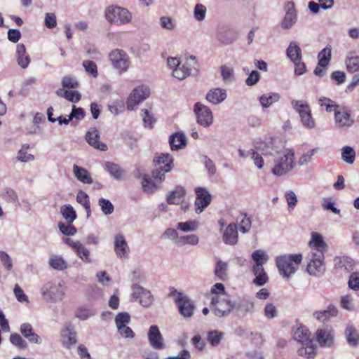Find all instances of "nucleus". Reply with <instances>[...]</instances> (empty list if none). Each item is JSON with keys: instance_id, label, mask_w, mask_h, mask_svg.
I'll use <instances>...</instances> for the list:
<instances>
[{"instance_id": "47", "label": "nucleus", "mask_w": 359, "mask_h": 359, "mask_svg": "<svg viewBox=\"0 0 359 359\" xmlns=\"http://www.w3.org/2000/svg\"><path fill=\"white\" fill-rule=\"evenodd\" d=\"M199 222L196 220H188L177 224V229L183 233L194 232L197 230Z\"/></svg>"}, {"instance_id": "30", "label": "nucleus", "mask_w": 359, "mask_h": 359, "mask_svg": "<svg viewBox=\"0 0 359 359\" xmlns=\"http://www.w3.org/2000/svg\"><path fill=\"white\" fill-rule=\"evenodd\" d=\"M334 269L340 271L348 272L353 270L354 261L352 258L347 256H338L333 260Z\"/></svg>"}, {"instance_id": "5", "label": "nucleus", "mask_w": 359, "mask_h": 359, "mask_svg": "<svg viewBox=\"0 0 359 359\" xmlns=\"http://www.w3.org/2000/svg\"><path fill=\"white\" fill-rule=\"evenodd\" d=\"M294 152L292 149L284 150L273 163L271 172L275 176H283L291 172L295 167Z\"/></svg>"}, {"instance_id": "52", "label": "nucleus", "mask_w": 359, "mask_h": 359, "mask_svg": "<svg viewBox=\"0 0 359 359\" xmlns=\"http://www.w3.org/2000/svg\"><path fill=\"white\" fill-rule=\"evenodd\" d=\"M29 148V144H24L22 146L21 149L18 151L16 158L19 161L27 163L33 161L34 160V155L29 154L27 152Z\"/></svg>"}, {"instance_id": "36", "label": "nucleus", "mask_w": 359, "mask_h": 359, "mask_svg": "<svg viewBox=\"0 0 359 359\" xmlns=\"http://www.w3.org/2000/svg\"><path fill=\"white\" fill-rule=\"evenodd\" d=\"M20 331L21 334L27 338L30 342L34 344H40L41 339L38 334L33 332L32 326L29 323H23L20 325Z\"/></svg>"}, {"instance_id": "16", "label": "nucleus", "mask_w": 359, "mask_h": 359, "mask_svg": "<svg viewBox=\"0 0 359 359\" xmlns=\"http://www.w3.org/2000/svg\"><path fill=\"white\" fill-rule=\"evenodd\" d=\"M285 16L280 26L283 29H290L297 22L298 15L292 1L287 2L284 6Z\"/></svg>"}, {"instance_id": "63", "label": "nucleus", "mask_w": 359, "mask_h": 359, "mask_svg": "<svg viewBox=\"0 0 359 359\" xmlns=\"http://www.w3.org/2000/svg\"><path fill=\"white\" fill-rule=\"evenodd\" d=\"M98 205L101 208L102 212L105 215H109L113 213L114 207L113 204L107 199L101 198L98 201Z\"/></svg>"}, {"instance_id": "34", "label": "nucleus", "mask_w": 359, "mask_h": 359, "mask_svg": "<svg viewBox=\"0 0 359 359\" xmlns=\"http://www.w3.org/2000/svg\"><path fill=\"white\" fill-rule=\"evenodd\" d=\"M338 309L334 305H330L327 309L323 311H318L313 313V318L320 322H325L331 317L337 316Z\"/></svg>"}, {"instance_id": "31", "label": "nucleus", "mask_w": 359, "mask_h": 359, "mask_svg": "<svg viewBox=\"0 0 359 359\" xmlns=\"http://www.w3.org/2000/svg\"><path fill=\"white\" fill-rule=\"evenodd\" d=\"M15 60L18 65L22 69L28 67L30 63V57L26 51L25 46L23 43H18L16 46Z\"/></svg>"}, {"instance_id": "20", "label": "nucleus", "mask_w": 359, "mask_h": 359, "mask_svg": "<svg viewBox=\"0 0 359 359\" xmlns=\"http://www.w3.org/2000/svg\"><path fill=\"white\" fill-rule=\"evenodd\" d=\"M316 339L322 347H331L334 341V331L330 327L318 329L316 332Z\"/></svg>"}, {"instance_id": "6", "label": "nucleus", "mask_w": 359, "mask_h": 359, "mask_svg": "<svg viewBox=\"0 0 359 359\" xmlns=\"http://www.w3.org/2000/svg\"><path fill=\"white\" fill-rule=\"evenodd\" d=\"M291 105L294 110L299 114L303 126L307 129H313L316 126V121L312 116L311 109L305 101L293 100Z\"/></svg>"}, {"instance_id": "54", "label": "nucleus", "mask_w": 359, "mask_h": 359, "mask_svg": "<svg viewBox=\"0 0 359 359\" xmlns=\"http://www.w3.org/2000/svg\"><path fill=\"white\" fill-rule=\"evenodd\" d=\"M340 305L341 308L348 311H353L355 310L354 299L350 294H345L341 297Z\"/></svg>"}, {"instance_id": "1", "label": "nucleus", "mask_w": 359, "mask_h": 359, "mask_svg": "<svg viewBox=\"0 0 359 359\" xmlns=\"http://www.w3.org/2000/svg\"><path fill=\"white\" fill-rule=\"evenodd\" d=\"M166 63L172 76L178 80H184L198 71V62L194 55L186 57L170 56Z\"/></svg>"}, {"instance_id": "33", "label": "nucleus", "mask_w": 359, "mask_h": 359, "mask_svg": "<svg viewBox=\"0 0 359 359\" xmlns=\"http://www.w3.org/2000/svg\"><path fill=\"white\" fill-rule=\"evenodd\" d=\"M72 171L76 179L81 183L86 184L93 183V178L90 172L86 168L74 164L72 168Z\"/></svg>"}, {"instance_id": "43", "label": "nucleus", "mask_w": 359, "mask_h": 359, "mask_svg": "<svg viewBox=\"0 0 359 359\" xmlns=\"http://www.w3.org/2000/svg\"><path fill=\"white\" fill-rule=\"evenodd\" d=\"M252 272L255 276L253 280V283L255 285L257 286H262L268 282L269 277L264 267L252 268Z\"/></svg>"}, {"instance_id": "26", "label": "nucleus", "mask_w": 359, "mask_h": 359, "mask_svg": "<svg viewBox=\"0 0 359 359\" xmlns=\"http://www.w3.org/2000/svg\"><path fill=\"white\" fill-rule=\"evenodd\" d=\"M173 157L168 153H162L154 159L156 167H162L164 172H170L173 168Z\"/></svg>"}, {"instance_id": "3", "label": "nucleus", "mask_w": 359, "mask_h": 359, "mask_svg": "<svg viewBox=\"0 0 359 359\" xmlns=\"http://www.w3.org/2000/svg\"><path fill=\"white\" fill-rule=\"evenodd\" d=\"M66 289L62 281L51 280L45 283L40 288L43 299L48 303L62 302L65 297Z\"/></svg>"}, {"instance_id": "35", "label": "nucleus", "mask_w": 359, "mask_h": 359, "mask_svg": "<svg viewBox=\"0 0 359 359\" xmlns=\"http://www.w3.org/2000/svg\"><path fill=\"white\" fill-rule=\"evenodd\" d=\"M48 264L54 270L62 271L68 268V262L61 256L51 255L48 259Z\"/></svg>"}, {"instance_id": "21", "label": "nucleus", "mask_w": 359, "mask_h": 359, "mask_svg": "<svg viewBox=\"0 0 359 359\" xmlns=\"http://www.w3.org/2000/svg\"><path fill=\"white\" fill-rule=\"evenodd\" d=\"M114 252L118 258H128L130 252L129 245L126 238L121 233H117L114 236Z\"/></svg>"}, {"instance_id": "42", "label": "nucleus", "mask_w": 359, "mask_h": 359, "mask_svg": "<svg viewBox=\"0 0 359 359\" xmlns=\"http://www.w3.org/2000/svg\"><path fill=\"white\" fill-rule=\"evenodd\" d=\"M141 184L144 192L147 194H153L160 187L159 184L152 177L151 178L147 175H144Z\"/></svg>"}, {"instance_id": "61", "label": "nucleus", "mask_w": 359, "mask_h": 359, "mask_svg": "<svg viewBox=\"0 0 359 359\" xmlns=\"http://www.w3.org/2000/svg\"><path fill=\"white\" fill-rule=\"evenodd\" d=\"M130 320V315L126 312L118 313L115 318V323L117 330H119L121 327L127 326Z\"/></svg>"}, {"instance_id": "22", "label": "nucleus", "mask_w": 359, "mask_h": 359, "mask_svg": "<svg viewBox=\"0 0 359 359\" xmlns=\"http://www.w3.org/2000/svg\"><path fill=\"white\" fill-rule=\"evenodd\" d=\"M217 38L222 44L229 45L236 41L237 34L233 28L228 26H221L217 29Z\"/></svg>"}, {"instance_id": "64", "label": "nucleus", "mask_w": 359, "mask_h": 359, "mask_svg": "<svg viewBox=\"0 0 359 359\" xmlns=\"http://www.w3.org/2000/svg\"><path fill=\"white\" fill-rule=\"evenodd\" d=\"M72 223H63L58 224V228L60 232L67 236H74L76 233V229L72 224Z\"/></svg>"}, {"instance_id": "44", "label": "nucleus", "mask_w": 359, "mask_h": 359, "mask_svg": "<svg viewBox=\"0 0 359 359\" xmlns=\"http://www.w3.org/2000/svg\"><path fill=\"white\" fill-rule=\"evenodd\" d=\"M252 259L255 262L252 268L263 267L269 260V256L264 250H257L252 252Z\"/></svg>"}, {"instance_id": "7", "label": "nucleus", "mask_w": 359, "mask_h": 359, "mask_svg": "<svg viewBox=\"0 0 359 359\" xmlns=\"http://www.w3.org/2000/svg\"><path fill=\"white\" fill-rule=\"evenodd\" d=\"M306 271L313 276L320 277L325 272V255L309 252L306 257Z\"/></svg>"}, {"instance_id": "48", "label": "nucleus", "mask_w": 359, "mask_h": 359, "mask_svg": "<svg viewBox=\"0 0 359 359\" xmlns=\"http://www.w3.org/2000/svg\"><path fill=\"white\" fill-rule=\"evenodd\" d=\"M60 213L67 223H72L76 218V211L69 204L62 205L60 208Z\"/></svg>"}, {"instance_id": "62", "label": "nucleus", "mask_w": 359, "mask_h": 359, "mask_svg": "<svg viewBox=\"0 0 359 359\" xmlns=\"http://www.w3.org/2000/svg\"><path fill=\"white\" fill-rule=\"evenodd\" d=\"M319 150L318 147L313 148L303 154L298 159L297 163L299 166L309 164L312 159L313 156Z\"/></svg>"}, {"instance_id": "60", "label": "nucleus", "mask_w": 359, "mask_h": 359, "mask_svg": "<svg viewBox=\"0 0 359 359\" xmlns=\"http://www.w3.org/2000/svg\"><path fill=\"white\" fill-rule=\"evenodd\" d=\"M331 46H327L324 48L318 55V62L321 65H325L328 66L329 62L331 60Z\"/></svg>"}, {"instance_id": "40", "label": "nucleus", "mask_w": 359, "mask_h": 359, "mask_svg": "<svg viewBox=\"0 0 359 359\" xmlns=\"http://www.w3.org/2000/svg\"><path fill=\"white\" fill-rule=\"evenodd\" d=\"M185 190L182 187H177L167 196V202L170 204H179L184 198Z\"/></svg>"}, {"instance_id": "49", "label": "nucleus", "mask_w": 359, "mask_h": 359, "mask_svg": "<svg viewBox=\"0 0 359 359\" xmlns=\"http://www.w3.org/2000/svg\"><path fill=\"white\" fill-rule=\"evenodd\" d=\"M198 243L199 238L196 234H188L185 236H180L177 245L180 247L187 245H196Z\"/></svg>"}, {"instance_id": "10", "label": "nucleus", "mask_w": 359, "mask_h": 359, "mask_svg": "<svg viewBox=\"0 0 359 359\" xmlns=\"http://www.w3.org/2000/svg\"><path fill=\"white\" fill-rule=\"evenodd\" d=\"M210 306L216 316L224 317L233 312L236 301H231L226 294L219 299L212 298Z\"/></svg>"}, {"instance_id": "56", "label": "nucleus", "mask_w": 359, "mask_h": 359, "mask_svg": "<svg viewBox=\"0 0 359 359\" xmlns=\"http://www.w3.org/2000/svg\"><path fill=\"white\" fill-rule=\"evenodd\" d=\"M285 198L287 204L288 211H293L298 202L296 194L292 190H288L285 193Z\"/></svg>"}, {"instance_id": "24", "label": "nucleus", "mask_w": 359, "mask_h": 359, "mask_svg": "<svg viewBox=\"0 0 359 359\" xmlns=\"http://www.w3.org/2000/svg\"><path fill=\"white\" fill-rule=\"evenodd\" d=\"M86 140L89 145L95 149L103 151L107 150V146L100 141V133L95 128H91L87 131Z\"/></svg>"}, {"instance_id": "57", "label": "nucleus", "mask_w": 359, "mask_h": 359, "mask_svg": "<svg viewBox=\"0 0 359 359\" xmlns=\"http://www.w3.org/2000/svg\"><path fill=\"white\" fill-rule=\"evenodd\" d=\"M318 103L320 107H324L327 112H335L336 109L340 107L339 105L336 104L333 100L326 97H320L318 99Z\"/></svg>"}, {"instance_id": "38", "label": "nucleus", "mask_w": 359, "mask_h": 359, "mask_svg": "<svg viewBox=\"0 0 359 359\" xmlns=\"http://www.w3.org/2000/svg\"><path fill=\"white\" fill-rule=\"evenodd\" d=\"M297 352L300 356L313 359L316 355V346L313 344V341H311V343L302 344Z\"/></svg>"}, {"instance_id": "37", "label": "nucleus", "mask_w": 359, "mask_h": 359, "mask_svg": "<svg viewBox=\"0 0 359 359\" xmlns=\"http://www.w3.org/2000/svg\"><path fill=\"white\" fill-rule=\"evenodd\" d=\"M286 55L292 62L302 60V50L297 41H292L290 43L286 50Z\"/></svg>"}, {"instance_id": "18", "label": "nucleus", "mask_w": 359, "mask_h": 359, "mask_svg": "<svg viewBox=\"0 0 359 359\" xmlns=\"http://www.w3.org/2000/svg\"><path fill=\"white\" fill-rule=\"evenodd\" d=\"M62 241L67 244L77 256L83 262L90 263V251L80 241H74L67 237H63Z\"/></svg>"}, {"instance_id": "2", "label": "nucleus", "mask_w": 359, "mask_h": 359, "mask_svg": "<svg viewBox=\"0 0 359 359\" xmlns=\"http://www.w3.org/2000/svg\"><path fill=\"white\" fill-rule=\"evenodd\" d=\"M302 254H285L276 258L278 272L283 278L289 279L295 273L302 261Z\"/></svg>"}, {"instance_id": "23", "label": "nucleus", "mask_w": 359, "mask_h": 359, "mask_svg": "<svg viewBox=\"0 0 359 359\" xmlns=\"http://www.w3.org/2000/svg\"><path fill=\"white\" fill-rule=\"evenodd\" d=\"M311 250L309 252H321L325 255L327 250V245L325 242L321 234L317 232H313L311 235V240L309 242Z\"/></svg>"}, {"instance_id": "50", "label": "nucleus", "mask_w": 359, "mask_h": 359, "mask_svg": "<svg viewBox=\"0 0 359 359\" xmlns=\"http://www.w3.org/2000/svg\"><path fill=\"white\" fill-rule=\"evenodd\" d=\"M341 158L349 165H352L355 158V151L353 147L345 146L341 149Z\"/></svg>"}, {"instance_id": "13", "label": "nucleus", "mask_w": 359, "mask_h": 359, "mask_svg": "<svg viewBox=\"0 0 359 359\" xmlns=\"http://www.w3.org/2000/svg\"><path fill=\"white\" fill-rule=\"evenodd\" d=\"M149 95L150 90L147 86L141 85L135 88L133 90L127 99V109L130 111L134 110L141 102L145 100Z\"/></svg>"}, {"instance_id": "45", "label": "nucleus", "mask_w": 359, "mask_h": 359, "mask_svg": "<svg viewBox=\"0 0 359 359\" xmlns=\"http://www.w3.org/2000/svg\"><path fill=\"white\" fill-rule=\"evenodd\" d=\"M228 263L217 260L215 268V275L221 280H226L228 278Z\"/></svg>"}, {"instance_id": "46", "label": "nucleus", "mask_w": 359, "mask_h": 359, "mask_svg": "<svg viewBox=\"0 0 359 359\" xmlns=\"http://www.w3.org/2000/svg\"><path fill=\"white\" fill-rule=\"evenodd\" d=\"M105 168L107 172L116 180H121L125 175V171L116 163L107 162L105 163Z\"/></svg>"}, {"instance_id": "59", "label": "nucleus", "mask_w": 359, "mask_h": 359, "mask_svg": "<svg viewBox=\"0 0 359 359\" xmlns=\"http://www.w3.org/2000/svg\"><path fill=\"white\" fill-rule=\"evenodd\" d=\"M210 295L211 299L217 297V299H219L224 296L226 295L224 285L220 283H217L213 285L210 289Z\"/></svg>"}, {"instance_id": "11", "label": "nucleus", "mask_w": 359, "mask_h": 359, "mask_svg": "<svg viewBox=\"0 0 359 359\" xmlns=\"http://www.w3.org/2000/svg\"><path fill=\"white\" fill-rule=\"evenodd\" d=\"M334 121L337 128L344 130L351 128L355 123L351 110L347 106H340L336 109Z\"/></svg>"}, {"instance_id": "39", "label": "nucleus", "mask_w": 359, "mask_h": 359, "mask_svg": "<svg viewBox=\"0 0 359 359\" xmlns=\"http://www.w3.org/2000/svg\"><path fill=\"white\" fill-rule=\"evenodd\" d=\"M280 98V94L271 92L261 95L259 98V101L263 108H269L273 104L278 102Z\"/></svg>"}, {"instance_id": "25", "label": "nucleus", "mask_w": 359, "mask_h": 359, "mask_svg": "<svg viewBox=\"0 0 359 359\" xmlns=\"http://www.w3.org/2000/svg\"><path fill=\"white\" fill-rule=\"evenodd\" d=\"M292 338L301 345L311 343V341H313L309 330L303 325H297L293 327Z\"/></svg>"}, {"instance_id": "51", "label": "nucleus", "mask_w": 359, "mask_h": 359, "mask_svg": "<svg viewBox=\"0 0 359 359\" xmlns=\"http://www.w3.org/2000/svg\"><path fill=\"white\" fill-rule=\"evenodd\" d=\"M76 201L81 204L87 212V216L90 215V203L88 194L83 191H79L76 194Z\"/></svg>"}, {"instance_id": "15", "label": "nucleus", "mask_w": 359, "mask_h": 359, "mask_svg": "<svg viewBox=\"0 0 359 359\" xmlns=\"http://www.w3.org/2000/svg\"><path fill=\"white\" fill-rule=\"evenodd\" d=\"M60 341L63 347L70 348L76 344V332L73 325L66 322L60 331Z\"/></svg>"}, {"instance_id": "53", "label": "nucleus", "mask_w": 359, "mask_h": 359, "mask_svg": "<svg viewBox=\"0 0 359 359\" xmlns=\"http://www.w3.org/2000/svg\"><path fill=\"white\" fill-rule=\"evenodd\" d=\"M346 336L348 343L351 346H357L359 344V334L353 326L348 325L346 327Z\"/></svg>"}, {"instance_id": "41", "label": "nucleus", "mask_w": 359, "mask_h": 359, "mask_svg": "<svg viewBox=\"0 0 359 359\" xmlns=\"http://www.w3.org/2000/svg\"><path fill=\"white\" fill-rule=\"evenodd\" d=\"M95 314L96 311L93 308L87 306H79L75 311V316L81 320H86Z\"/></svg>"}, {"instance_id": "29", "label": "nucleus", "mask_w": 359, "mask_h": 359, "mask_svg": "<svg viewBox=\"0 0 359 359\" xmlns=\"http://www.w3.org/2000/svg\"><path fill=\"white\" fill-rule=\"evenodd\" d=\"M226 97V90L220 88H212L206 94V100L208 102L215 105L222 103Z\"/></svg>"}, {"instance_id": "27", "label": "nucleus", "mask_w": 359, "mask_h": 359, "mask_svg": "<svg viewBox=\"0 0 359 359\" xmlns=\"http://www.w3.org/2000/svg\"><path fill=\"white\" fill-rule=\"evenodd\" d=\"M187 139L182 132H177L169 137V144L172 151H179L186 147Z\"/></svg>"}, {"instance_id": "4", "label": "nucleus", "mask_w": 359, "mask_h": 359, "mask_svg": "<svg viewBox=\"0 0 359 359\" xmlns=\"http://www.w3.org/2000/svg\"><path fill=\"white\" fill-rule=\"evenodd\" d=\"M104 17L109 23L116 26L129 24L133 18L132 13L128 8L114 5L105 9Z\"/></svg>"}, {"instance_id": "28", "label": "nucleus", "mask_w": 359, "mask_h": 359, "mask_svg": "<svg viewBox=\"0 0 359 359\" xmlns=\"http://www.w3.org/2000/svg\"><path fill=\"white\" fill-rule=\"evenodd\" d=\"M255 309L254 303L248 299H242L236 301V306L233 312L241 317L245 316L248 313L253 312Z\"/></svg>"}, {"instance_id": "19", "label": "nucleus", "mask_w": 359, "mask_h": 359, "mask_svg": "<svg viewBox=\"0 0 359 359\" xmlns=\"http://www.w3.org/2000/svg\"><path fill=\"white\" fill-rule=\"evenodd\" d=\"M148 340L151 347L156 350H163L165 348L164 339L158 327L156 325L150 326L147 332Z\"/></svg>"}, {"instance_id": "14", "label": "nucleus", "mask_w": 359, "mask_h": 359, "mask_svg": "<svg viewBox=\"0 0 359 359\" xmlns=\"http://www.w3.org/2000/svg\"><path fill=\"white\" fill-rule=\"evenodd\" d=\"M131 290L130 301H138L144 307L149 306L152 304L154 298L150 291L137 284H133L131 287Z\"/></svg>"}, {"instance_id": "17", "label": "nucleus", "mask_w": 359, "mask_h": 359, "mask_svg": "<svg viewBox=\"0 0 359 359\" xmlns=\"http://www.w3.org/2000/svg\"><path fill=\"white\" fill-rule=\"evenodd\" d=\"M195 193V212L200 214L210 205L212 196L208 190L204 187H196Z\"/></svg>"}, {"instance_id": "9", "label": "nucleus", "mask_w": 359, "mask_h": 359, "mask_svg": "<svg viewBox=\"0 0 359 359\" xmlns=\"http://www.w3.org/2000/svg\"><path fill=\"white\" fill-rule=\"evenodd\" d=\"M109 60L113 68L120 74L127 72L130 65L128 55L119 48L114 49L109 53Z\"/></svg>"}, {"instance_id": "55", "label": "nucleus", "mask_w": 359, "mask_h": 359, "mask_svg": "<svg viewBox=\"0 0 359 359\" xmlns=\"http://www.w3.org/2000/svg\"><path fill=\"white\" fill-rule=\"evenodd\" d=\"M222 81L226 83H231L234 81V70L226 65L220 67Z\"/></svg>"}, {"instance_id": "32", "label": "nucleus", "mask_w": 359, "mask_h": 359, "mask_svg": "<svg viewBox=\"0 0 359 359\" xmlns=\"http://www.w3.org/2000/svg\"><path fill=\"white\" fill-rule=\"evenodd\" d=\"M222 238L225 244L233 245L237 243L238 227L235 223H231L226 227Z\"/></svg>"}, {"instance_id": "8", "label": "nucleus", "mask_w": 359, "mask_h": 359, "mask_svg": "<svg viewBox=\"0 0 359 359\" xmlns=\"http://www.w3.org/2000/svg\"><path fill=\"white\" fill-rule=\"evenodd\" d=\"M169 295L175 299L182 316L185 318H190L193 316L195 306L188 296L175 289H171Z\"/></svg>"}, {"instance_id": "12", "label": "nucleus", "mask_w": 359, "mask_h": 359, "mask_svg": "<svg viewBox=\"0 0 359 359\" xmlns=\"http://www.w3.org/2000/svg\"><path fill=\"white\" fill-rule=\"evenodd\" d=\"M193 111L196 116L197 123L202 127L207 128L213 124L214 116L212 111L208 106L198 102L194 104Z\"/></svg>"}, {"instance_id": "58", "label": "nucleus", "mask_w": 359, "mask_h": 359, "mask_svg": "<svg viewBox=\"0 0 359 359\" xmlns=\"http://www.w3.org/2000/svg\"><path fill=\"white\" fill-rule=\"evenodd\" d=\"M346 68L350 72L359 71V56L349 55L346 60Z\"/></svg>"}]
</instances>
